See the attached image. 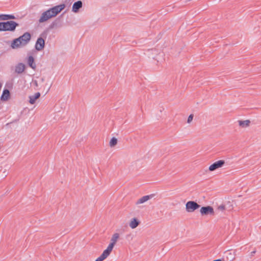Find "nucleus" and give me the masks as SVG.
<instances>
[{
	"mask_svg": "<svg viewBox=\"0 0 261 261\" xmlns=\"http://www.w3.org/2000/svg\"><path fill=\"white\" fill-rule=\"evenodd\" d=\"M225 164V161L223 160H219L212 164L208 168L210 171H213L217 169L222 167Z\"/></svg>",
	"mask_w": 261,
	"mask_h": 261,
	"instance_id": "6e6552de",
	"label": "nucleus"
},
{
	"mask_svg": "<svg viewBox=\"0 0 261 261\" xmlns=\"http://www.w3.org/2000/svg\"><path fill=\"white\" fill-rule=\"evenodd\" d=\"M120 235L118 233H114L111 239V242L108 245L107 248L102 253L95 261H103L105 260L112 252L115 245L118 241Z\"/></svg>",
	"mask_w": 261,
	"mask_h": 261,
	"instance_id": "f03ea898",
	"label": "nucleus"
},
{
	"mask_svg": "<svg viewBox=\"0 0 261 261\" xmlns=\"http://www.w3.org/2000/svg\"><path fill=\"white\" fill-rule=\"evenodd\" d=\"M40 96V93L39 92L36 93L34 95L29 96V102L33 105L35 103L36 100L39 98Z\"/></svg>",
	"mask_w": 261,
	"mask_h": 261,
	"instance_id": "ddd939ff",
	"label": "nucleus"
},
{
	"mask_svg": "<svg viewBox=\"0 0 261 261\" xmlns=\"http://www.w3.org/2000/svg\"><path fill=\"white\" fill-rule=\"evenodd\" d=\"M200 213L202 216L208 215H214L215 213L214 208L211 206H203L201 207Z\"/></svg>",
	"mask_w": 261,
	"mask_h": 261,
	"instance_id": "423d86ee",
	"label": "nucleus"
},
{
	"mask_svg": "<svg viewBox=\"0 0 261 261\" xmlns=\"http://www.w3.org/2000/svg\"><path fill=\"white\" fill-rule=\"evenodd\" d=\"M21 45V43L18 38L15 39L12 42L11 46L12 48H17Z\"/></svg>",
	"mask_w": 261,
	"mask_h": 261,
	"instance_id": "2eb2a0df",
	"label": "nucleus"
},
{
	"mask_svg": "<svg viewBox=\"0 0 261 261\" xmlns=\"http://www.w3.org/2000/svg\"><path fill=\"white\" fill-rule=\"evenodd\" d=\"M83 6V3L81 1H78L72 5V11L74 13H77L79 12V9L81 8Z\"/></svg>",
	"mask_w": 261,
	"mask_h": 261,
	"instance_id": "9d476101",
	"label": "nucleus"
},
{
	"mask_svg": "<svg viewBox=\"0 0 261 261\" xmlns=\"http://www.w3.org/2000/svg\"><path fill=\"white\" fill-rule=\"evenodd\" d=\"M33 83L35 85V86H36V87L38 86V83L36 81H34Z\"/></svg>",
	"mask_w": 261,
	"mask_h": 261,
	"instance_id": "5701e85b",
	"label": "nucleus"
},
{
	"mask_svg": "<svg viewBox=\"0 0 261 261\" xmlns=\"http://www.w3.org/2000/svg\"><path fill=\"white\" fill-rule=\"evenodd\" d=\"M200 207V205L194 201H189L186 204V210L188 213H192Z\"/></svg>",
	"mask_w": 261,
	"mask_h": 261,
	"instance_id": "7ed1b4c3",
	"label": "nucleus"
},
{
	"mask_svg": "<svg viewBox=\"0 0 261 261\" xmlns=\"http://www.w3.org/2000/svg\"><path fill=\"white\" fill-rule=\"evenodd\" d=\"M42 36L45 37V35L42 34L41 37H39L35 44V49L38 51H40L44 48L45 41L42 38Z\"/></svg>",
	"mask_w": 261,
	"mask_h": 261,
	"instance_id": "39448f33",
	"label": "nucleus"
},
{
	"mask_svg": "<svg viewBox=\"0 0 261 261\" xmlns=\"http://www.w3.org/2000/svg\"><path fill=\"white\" fill-rule=\"evenodd\" d=\"M255 252H256V251H255V250H254V251H253L251 252V255L252 256H253V255L255 253Z\"/></svg>",
	"mask_w": 261,
	"mask_h": 261,
	"instance_id": "b1692460",
	"label": "nucleus"
},
{
	"mask_svg": "<svg viewBox=\"0 0 261 261\" xmlns=\"http://www.w3.org/2000/svg\"><path fill=\"white\" fill-rule=\"evenodd\" d=\"M140 223V222L137 218H133L129 223V226L132 229H135L139 226Z\"/></svg>",
	"mask_w": 261,
	"mask_h": 261,
	"instance_id": "9b49d317",
	"label": "nucleus"
},
{
	"mask_svg": "<svg viewBox=\"0 0 261 261\" xmlns=\"http://www.w3.org/2000/svg\"><path fill=\"white\" fill-rule=\"evenodd\" d=\"M18 24L14 21L4 22V31H13Z\"/></svg>",
	"mask_w": 261,
	"mask_h": 261,
	"instance_id": "20e7f679",
	"label": "nucleus"
},
{
	"mask_svg": "<svg viewBox=\"0 0 261 261\" xmlns=\"http://www.w3.org/2000/svg\"><path fill=\"white\" fill-rule=\"evenodd\" d=\"M65 4H62L56 6L42 13L39 19V23H43L50 18L55 17L65 8Z\"/></svg>",
	"mask_w": 261,
	"mask_h": 261,
	"instance_id": "f257e3e1",
	"label": "nucleus"
},
{
	"mask_svg": "<svg viewBox=\"0 0 261 261\" xmlns=\"http://www.w3.org/2000/svg\"><path fill=\"white\" fill-rule=\"evenodd\" d=\"M193 117L194 116L193 114L190 115L188 118L187 123H190L193 120Z\"/></svg>",
	"mask_w": 261,
	"mask_h": 261,
	"instance_id": "aec40b11",
	"label": "nucleus"
},
{
	"mask_svg": "<svg viewBox=\"0 0 261 261\" xmlns=\"http://www.w3.org/2000/svg\"><path fill=\"white\" fill-rule=\"evenodd\" d=\"M218 209L220 211H223L225 209V206L223 205H221L218 206Z\"/></svg>",
	"mask_w": 261,
	"mask_h": 261,
	"instance_id": "4be33fe9",
	"label": "nucleus"
},
{
	"mask_svg": "<svg viewBox=\"0 0 261 261\" xmlns=\"http://www.w3.org/2000/svg\"><path fill=\"white\" fill-rule=\"evenodd\" d=\"M154 194H150V195H148L144 196L142 197L141 198H140V199H139L136 201V204L139 205L140 204H142V203L146 202L148 200L154 197Z\"/></svg>",
	"mask_w": 261,
	"mask_h": 261,
	"instance_id": "1a4fd4ad",
	"label": "nucleus"
},
{
	"mask_svg": "<svg viewBox=\"0 0 261 261\" xmlns=\"http://www.w3.org/2000/svg\"><path fill=\"white\" fill-rule=\"evenodd\" d=\"M28 64L32 69H35L36 68V66L34 63V59L32 56H30L28 57Z\"/></svg>",
	"mask_w": 261,
	"mask_h": 261,
	"instance_id": "dca6fc26",
	"label": "nucleus"
},
{
	"mask_svg": "<svg viewBox=\"0 0 261 261\" xmlns=\"http://www.w3.org/2000/svg\"><path fill=\"white\" fill-rule=\"evenodd\" d=\"M4 22H0V31H4Z\"/></svg>",
	"mask_w": 261,
	"mask_h": 261,
	"instance_id": "412c9836",
	"label": "nucleus"
},
{
	"mask_svg": "<svg viewBox=\"0 0 261 261\" xmlns=\"http://www.w3.org/2000/svg\"><path fill=\"white\" fill-rule=\"evenodd\" d=\"M10 97V91L8 89L3 91L1 99L2 101H7Z\"/></svg>",
	"mask_w": 261,
	"mask_h": 261,
	"instance_id": "4468645a",
	"label": "nucleus"
},
{
	"mask_svg": "<svg viewBox=\"0 0 261 261\" xmlns=\"http://www.w3.org/2000/svg\"><path fill=\"white\" fill-rule=\"evenodd\" d=\"M25 69V65L23 63L18 64L15 67V72L18 74L22 73Z\"/></svg>",
	"mask_w": 261,
	"mask_h": 261,
	"instance_id": "f8f14e48",
	"label": "nucleus"
},
{
	"mask_svg": "<svg viewBox=\"0 0 261 261\" xmlns=\"http://www.w3.org/2000/svg\"><path fill=\"white\" fill-rule=\"evenodd\" d=\"M31 34L29 32H25L22 36L18 37V39L21 43L22 46L27 45L31 40Z\"/></svg>",
	"mask_w": 261,
	"mask_h": 261,
	"instance_id": "0eeeda50",
	"label": "nucleus"
},
{
	"mask_svg": "<svg viewBox=\"0 0 261 261\" xmlns=\"http://www.w3.org/2000/svg\"><path fill=\"white\" fill-rule=\"evenodd\" d=\"M250 123V121L249 120H246L244 121L240 120L239 121V124L240 126L242 127H246L249 125Z\"/></svg>",
	"mask_w": 261,
	"mask_h": 261,
	"instance_id": "a211bd4d",
	"label": "nucleus"
},
{
	"mask_svg": "<svg viewBox=\"0 0 261 261\" xmlns=\"http://www.w3.org/2000/svg\"><path fill=\"white\" fill-rule=\"evenodd\" d=\"M15 16L11 14H0V20H8L15 19Z\"/></svg>",
	"mask_w": 261,
	"mask_h": 261,
	"instance_id": "f3484780",
	"label": "nucleus"
},
{
	"mask_svg": "<svg viewBox=\"0 0 261 261\" xmlns=\"http://www.w3.org/2000/svg\"><path fill=\"white\" fill-rule=\"evenodd\" d=\"M117 142H118L117 139L115 137H113L110 141V143H109L110 146L111 147H114L115 146H116L117 145Z\"/></svg>",
	"mask_w": 261,
	"mask_h": 261,
	"instance_id": "6ab92c4d",
	"label": "nucleus"
}]
</instances>
